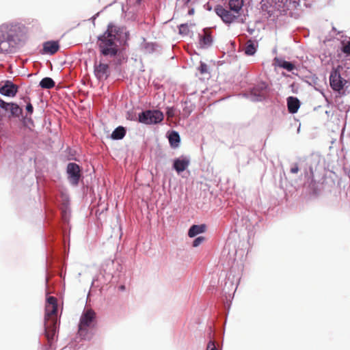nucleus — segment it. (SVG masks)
<instances>
[{
  "mask_svg": "<svg viewBox=\"0 0 350 350\" xmlns=\"http://www.w3.org/2000/svg\"><path fill=\"white\" fill-rule=\"evenodd\" d=\"M139 122L145 124H153L163 120V114L159 110H146L139 114Z\"/></svg>",
  "mask_w": 350,
  "mask_h": 350,
  "instance_id": "5",
  "label": "nucleus"
},
{
  "mask_svg": "<svg viewBox=\"0 0 350 350\" xmlns=\"http://www.w3.org/2000/svg\"><path fill=\"white\" fill-rule=\"evenodd\" d=\"M57 311V299L54 297H49L46 299V304L45 307V317L44 323L52 322L53 319L56 320Z\"/></svg>",
  "mask_w": 350,
  "mask_h": 350,
  "instance_id": "7",
  "label": "nucleus"
},
{
  "mask_svg": "<svg viewBox=\"0 0 350 350\" xmlns=\"http://www.w3.org/2000/svg\"><path fill=\"white\" fill-rule=\"evenodd\" d=\"M59 49L57 41H47L43 43V48L41 51L42 54H55Z\"/></svg>",
  "mask_w": 350,
  "mask_h": 350,
  "instance_id": "15",
  "label": "nucleus"
},
{
  "mask_svg": "<svg viewBox=\"0 0 350 350\" xmlns=\"http://www.w3.org/2000/svg\"><path fill=\"white\" fill-rule=\"evenodd\" d=\"M26 110L30 114H31L33 113V106H32V105L31 103H28L27 105Z\"/></svg>",
  "mask_w": 350,
  "mask_h": 350,
  "instance_id": "34",
  "label": "nucleus"
},
{
  "mask_svg": "<svg viewBox=\"0 0 350 350\" xmlns=\"http://www.w3.org/2000/svg\"><path fill=\"white\" fill-rule=\"evenodd\" d=\"M167 115H168V116H172V112L170 111H167Z\"/></svg>",
  "mask_w": 350,
  "mask_h": 350,
  "instance_id": "39",
  "label": "nucleus"
},
{
  "mask_svg": "<svg viewBox=\"0 0 350 350\" xmlns=\"http://www.w3.org/2000/svg\"><path fill=\"white\" fill-rule=\"evenodd\" d=\"M347 83V81L341 77L338 70L336 69L332 70L329 75V84L334 92H340Z\"/></svg>",
  "mask_w": 350,
  "mask_h": 350,
  "instance_id": "8",
  "label": "nucleus"
},
{
  "mask_svg": "<svg viewBox=\"0 0 350 350\" xmlns=\"http://www.w3.org/2000/svg\"><path fill=\"white\" fill-rule=\"evenodd\" d=\"M57 323L55 319H53L52 322L44 323V335L51 349H55L54 342L56 340L55 336L57 331Z\"/></svg>",
  "mask_w": 350,
  "mask_h": 350,
  "instance_id": "9",
  "label": "nucleus"
},
{
  "mask_svg": "<svg viewBox=\"0 0 350 350\" xmlns=\"http://www.w3.org/2000/svg\"><path fill=\"white\" fill-rule=\"evenodd\" d=\"M206 350H220L219 349L215 344V342L214 340H210L206 346Z\"/></svg>",
  "mask_w": 350,
  "mask_h": 350,
  "instance_id": "30",
  "label": "nucleus"
},
{
  "mask_svg": "<svg viewBox=\"0 0 350 350\" xmlns=\"http://www.w3.org/2000/svg\"><path fill=\"white\" fill-rule=\"evenodd\" d=\"M95 317L96 314L92 310L88 309L83 311L79 325V333L81 336H84L86 329L93 325Z\"/></svg>",
  "mask_w": 350,
  "mask_h": 350,
  "instance_id": "6",
  "label": "nucleus"
},
{
  "mask_svg": "<svg viewBox=\"0 0 350 350\" xmlns=\"http://www.w3.org/2000/svg\"><path fill=\"white\" fill-rule=\"evenodd\" d=\"M269 92L270 88L268 84L264 81H260L251 88L248 93L242 94V96L254 102H262L268 98Z\"/></svg>",
  "mask_w": 350,
  "mask_h": 350,
  "instance_id": "4",
  "label": "nucleus"
},
{
  "mask_svg": "<svg viewBox=\"0 0 350 350\" xmlns=\"http://www.w3.org/2000/svg\"><path fill=\"white\" fill-rule=\"evenodd\" d=\"M179 33L182 35L187 36L189 33V27L188 24L184 23L179 26Z\"/></svg>",
  "mask_w": 350,
  "mask_h": 350,
  "instance_id": "28",
  "label": "nucleus"
},
{
  "mask_svg": "<svg viewBox=\"0 0 350 350\" xmlns=\"http://www.w3.org/2000/svg\"><path fill=\"white\" fill-rule=\"evenodd\" d=\"M199 70L202 74L206 73L208 71L207 65L204 63H201Z\"/></svg>",
  "mask_w": 350,
  "mask_h": 350,
  "instance_id": "32",
  "label": "nucleus"
},
{
  "mask_svg": "<svg viewBox=\"0 0 350 350\" xmlns=\"http://www.w3.org/2000/svg\"><path fill=\"white\" fill-rule=\"evenodd\" d=\"M10 107V111L12 116L18 117L21 114L22 109L17 104L11 103Z\"/></svg>",
  "mask_w": 350,
  "mask_h": 350,
  "instance_id": "26",
  "label": "nucleus"
},
{
  "mask_svg": "<svg viewBox=\"0 0 350 350\" xmlns=\"http://www.w3.org/2000/svg\"><path fill=\"white\" fill-rule=\"evenodd\" d=\"M284 10H293L299 5L300 0H281Z\"/></svg>",
  "mask_w": 350,
  "mask_h": 350,
  "instance_id": "22",
  "label": "nucleus"
},
{
  "mask_svg": "<svg viewBox=\"0 0 350 350\" xmlns=\"http://www.w3.org/2000/svg\"><path fill=\"white\" fill-rule=\"evenodd\" d=\"M180 2L183 3V4H193L196 0H178Z\"/></svg>",
  "mask_w": 350,
  "mask_h": 350,
  "instance_id": "35",
  "label": "nucleus"
},
{
  "mask_svg": "<svg viewBox=\"0 0 350 350\" xmlns=\"http://www.w3.org/2000/svg\"><path fill=\"white\" fill-rule=\"evenodd\" d=\"M341 51L345 54L346 57L350 56V38L348 40L341 42Z\"/></svg>",
  "mask_w": 350,
  "mask_h": 350,
  "instance_id": "25",
  "label": "nucleus"
},
{
  "mask_svg": "<svg viewBox=\"0 0 350 350\" xmlns=\"http://www.w3.org/2000/svg\"><path fill=\"white\" fill-rule=\"evenodd\" d=\"M190 164V158L187 156H180L174 160L173 168L180 174L185 171Z\"/></svg>",
  "mask_w": 350,
  "mask_h": 350,
  "instance_id": "13",
  "label": "nucleus"
},
{
  "mask_svg": "<svg viewBox=\"0 0 350 350\" xmlns=\"http://www.w3.org/2000/svg\"><path fill=\"white\" fill-rule=\"evenodd\" d=\"M66 170L70 184L75 186L77 185L81 176L79 166L75 163H69Z\"/></svg>",
  "mask_w": 350,
  "mask_h": 350,
  "instance_id": "12",
  "label": "nucleus"
},
{
  "mask_svg": "<svg viewBox=\"0 0 350 350\" xmlns=\"http://www.w3.org/2000/svg\"><path fill=\"white\" fill-rule=\"evenodd\" d=\"M206 226L204 224L201 225H193L190 227L188 231V236L189 237H194L198 234L205 232Z\"/></svg>",
  "mask_w": 350,
  "mask_h": 350,
  "instance_id": "17",
  "label": "nucleus"
},
{
  "mask_svg": "<svg viewBox=\"0 0 350 350\" xmlns=\"http://www.w3.org/2000/svg\"><path fill=\"white\" fill-rule=\"evenodd\" d=\"M241 11V0H229L228 7L217 5L215 12L226 24H230L239 19Z\"/></svg>",
  "mask_w": 350,
  "mask_h": 350,
  "instance_id": "3",
  "label": "nucleus"
},
{
  "mask_svg": "<svg viewBox=\"0 0 350 350\" xmlns=\"http://www.w3.org/2000/svg\"><path fill=\"white\" fill-rule=\"evenodd\" d=\"M18 92V87L10 81H7L0 88V93L2 95L13 97Z\"/></svg>",
  "mask_w": 350,
  "mask_h": 350,
  "instance_id": "14",
  "label": "nucleus"
},
{
  "mask_svg": "<svg viewBox=\"0 0 350 350\" xmlns=\"http://www.w3.org/2000/svg\"><path fill=\"white\" fill-rule=\"evenodd\" d=\"M94 72L98 80H105L110 74L109 67L107 64L102 63L101 62L99 63L95 62L94 65Z\"/></svg>",
  "mask_w": 350,
  "mask_h": 350,
  "instance_id": "11",
  "label": "nucleus"
},
{
  "mask_svg": "<svg viewBox=\"0 0 350 350\" xmlns=\"http://www.w3.org/2000/svg\"><path fill=\"white\" fill-rule=\"evenodd\" d=\"M193 13H194V9L193 8H191V9L189 10L188 14L189 15H192V14H193Z\"/></svg>",
  "mask_w": 350,
  "mask_h": 350,
  "instance_id": "37",
  "label": "nucleus"
},
{
  "mask_svg": "<svg viewBox=\"0 0 350 350\" xmlns=\"http://www.w3.org/2000/svg\"><path fill=\"white\" fill-rule=\"evenodd\" d=\"M126 134V130L122 126L116 128L111 134V138L113 139H121Z\"/></svg>",
  "mask_w": 350,
  "mask_h": 350,
  "instance_id": "24",
  "label": "nucleus"
},
{
  "mask_svg": "<svg viewBox=\"0 0 350 350\" xmlns=\"http://www.w3.org/2000/svg\"><path fill=\"white\" fill-rule=\"evenodd\" d=\"M287 107L291 113H295L300 107V102L297 98L289 96L287 98Z\"/></svg>",
  "mask_w": 350,
  "mask_h": 350,
  "instance_id": "16",
  "label": "nucleus"
},
{
  "mask_svg": "<svg viewBox=\"0 0 350 350\" xmlns=\"http://www.w3.org/2000/svg\"><path fill=\"white\" fill-rule=\"evenodd\" d=\"M257 224V218L255 214L248 213L242 218V225L245 226V229L248 233L249 239L254 235V227Z\"/></svg>",
  "mask_w": 350,
  "mask_h": 350,
  "instance_id": "10",
  "label": "nucleus"
},
{
  "mask_svg": "<svg viewBox=\"0 0 350 350\" xmlns=\"http://www.w3.org/2000/svg\"><path fill=\"white\" fill-rule=\"evenodd\" d=\"M204 240V237H198L193 241L192 245L195 247L199 246Z\"/></svg>",
  "mask_w": 350,
  "mask_h": 350,
  "instance_id": "31",
  "label": "nucleus"
},
{
  "mask_svg": "<svg viewBox=\"0 0 350 350\" xmlns=\"http://www.w3.org/2000/svg\"><path fill=\"white\" fill-rule=\"evenodd\" d=\"M258 47V43L256 41H253L252 40H249L246 42V46L244 49V53L247 55H254L256 52Z\"/></svg>",
  "mask_w": 350,
  "mask_h": 350,
  "instance_id": "18",
  "label": "nucleus"
},
{
  "mask_svg": "<svg viewBox=\"0 0 350 350\" xmlns=\"http://www.w3.org/2000/svg\"><path fill=\"white\" fill-rule=\"evenodd\" d=\"M122 34L126 36L125 27L109 23L106 31L98 37V45L100 53L105 57H115L119 50L117 42L122 38Z\"/></svg>",
  "mask_w": 350,
  "mask_h": 350,
  "instance_id": "2",
  "label": "nucleus"
},
{
  "mask_svg": "<svg viewBox=\"0 0 350 350\" xmlns=\"http://www.w3.org/2000/svg\"><path fill=\"white\" fill-rule=\"evenodd\" d=\"M28 39L27 27L12 21L0 25V53H10L23 46Z\"/></svg>",
  "mask_w": 350,
  "mask_h": 350,
  "instance_id": "1",
  "label": "nucleus"
},
{
  "mask_svg": "<svg viewBox=\"0 0 350 350\" xmlns=\"http://www.w3.org/2000/svg\"><path fill=\"white\" fill-rule=\"evenodd\" d=\"M275 61L278 67L282 68L288 72H292L295 68L294 64L291 62H288L284 59L279 58H275Z\"/></svg>",
  "mask_w": 350,
  "mask_h": 350,
  "instance_id": "19",
  "label": "nucleus"
},
{
  "mask_svg": "<svg viewBox=\"0 0 350 350\" xmlns=\"http://www.w3.org/2000/svg\"><path fill=\"white\" fill-rule=\"evenodd\" d=\"M11 103H6L4 100L0 99V107L4 109L6 111H10Z\"/></svg>",
  "mask_w": 350,
  "mask_h": 350,
  "instance_id": "29",
  "label": "nucleus"
},
{
  "mask_svg": "<svg viewBox=\"0 0 350 350\" xmlns=\"http://www.w3.org/2000/svg\"><path fill=\"white\" fill-rule=\"evenodd\" d=\"M299 168L297 164H294L291 168V172L292 174H296L299 172Z\"/></svg>",
  "mask_w": 350,
  "mask_h": 350,
  "instance_id": "33",
  "label": "nucleus"
},
{
  "mask_svg": "<svg viewBox=\"0 0 350 350\" xmlns=\"http://www.w3.org/2000/svg\"><path fill=\"white\" fill-rule=\"evenodd\" d=\"M241 3H242V6H243V0H242Z\"/></svg>",
  "mask_w": 350,
  "mask_h": 350,
  "instance_id": "41",
  "label": "nucleus"
},
{
  "mask_svg": "<svg viewBox=\"0 0 350 350\" xmlns=\"http://www.w3.org/2000/svg\"><path fill=\"white\" fill-rule=\"evenodd\" d=\"M275 4L278 5V7L281 8L282 6L281 0H272Z\"/></svg>",
  "mask_w": 350,
  "mask_h": 350,
  "instance_id": "36",
  "label": "nucleus"
},
{
  "mask_svg": "<svg viewBox=\"0 0 350 350\" xmlns=\"http://www.w3.org/2000/svg\"><path fill=\"white\" fill-rule=\"evenodd\" d=\"M142 47L145 52L150 53L155 50V44L154 43L144 42Z\"/></svg>",
  "mask_w": 350,
  "mask_h": 350,
  "instance_id": "27",
  "label": "nucleus"
},
{
  "mask_svg": "<svg viewBox=\"0 0 350 350\" xmlns=\"http://www.w3.org/2000/svg\"><path fill=\"white\" fill-rule=\"evenodd\" d=\"M124 286H121V289H124Z\"/></svg>",
  "mask_w": 350,
  "mask_h": 350,
  "instance_id": "40",
  "label": "nucleus"
},
{
  "mask_svg": "<svg viewBox=\"0 0 350 350\" xmlns=\"http://www.w3.org/2000/svg\"><path fill=\"white\" fill-rule=\"evenodd\" d=\"M169 142L170 146L174 148H178L179 146L180 143V135L176 131H172L170 133L169 137Z\"/></svg>",
  "mask_w": 350,
  "mask_h": 350,
  "instance_id": "21",
  "label": "nucleus"
},
{
  "mask_svg": "<svg viewBox=\"0 0 350 350\" xmlns=\"http://www.w3.org/2000/svg\"><path fill=\"white\" fill-rule=\"evenodd\" d=\"M203 35H200V44L202 47H208L212 43L211 36L205 30H203Z\"/></svg>",
  "mask_w": 350,
  "mask_h": 350,
  "instance_id": "20",
  "label": "nucleus"
},
{
  "mask_svg": "<svg viewBox=\"0 0 350 350\" xmlns=\"http://www.w3.org/2000/svg\"><path fill=\"white\" fill-rule=\"evenodd\" d=\"M40 86L43 89H51L55 86V81L50 77H44L40 81Z\"/></svg>",
  "mask_w": 350,
  "mask_h": 350,
  "instance_id": "23",
  "label": "nucleus"
},
{
  "mask_svg": "<svg viewBox=\"0 0 350 350\" xmlns=\"http://www.w3.org/2000/svg\"><path fill=\"white\" fill-rule=\"evenodd\" d=\"M230 45H231V46H232V49H234V42H231V43H230Z\"/></svg>",
  "mask_w": 350,
  "mask_h": 350,
  "instance_id": "38",
  "label": "nucleus"
}]
</instances>
